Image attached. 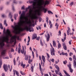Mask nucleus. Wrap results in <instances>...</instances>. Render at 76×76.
<instances>
[{
    "instance_id": "f257e3e1",
    "label": "nucleus",
    "mask_w": 76,
    "mask_h": 76,
    "mask_svg": "<svg viewBox=\"0 0 76 76\" xmlns=\"http://www.w3.org/2000/svg\"><path fill=\"white\" fill-rule=\"evenodd\" d=\"M25 12V11H23L20 18L19 22L17 23L18 25H15V26L12 27L14 29L13 32L14 33H16V32H18V31L19 33H20V31H23L24 30H26L27 31L29 32H34V28L28 27L27 25H25L24 28H21V26H22L23 23H25L24 20Z\"/></svg>"
},
{
    "instance_id": "f03ea898",
    "label": "nucleus",
    "mask_w": 76,
    "mask_h": 76,
    "mask_svg": "<svg viewBox=\"0 0 76 76\" xmlns=\"http://www.w3.org/2000/svg\"><path fill=\"white\" fill-rule=\"evenodd\" d=\"M34 1H30V3H33V9H35V6H36V4H37V3L38 4V5L39 6L38 7H37V8L39 7L40 6V2L42 3L43 2V1L44 0H33Z\"/></svg>"
},
{
    "instance_id": "7ed1b4c3",
    "label": "nucleus",
    "mask_w": 76,
    "mask_h": 76,
    "mask_svg": "<svg viewBox=\"0 0 76 76\" xmlns=\"http://www.w3.org/2000/svg\"><path fill=\"white\" fill-rule=\"evenodd\" d=\"M50 46L52 48H50V53H51V56H55V51L54 50V48L53 47V46H52V45H51V43H50Z\"/></svg>"
},
{
    "instance_id": "20e7f679",
    "label": "nucleus",
    "mask_w": 76,
    "mask_h": 76,
    "mask_svg": "<svg viewBox=\"0 0 76 76\" xmlns=\"http://www.w3.org/2000/svg\"><path fill=\"white\" fill-rule=\"evenodd\" d=\"M17 37L16 36H14L11 37L10 40V42H13L15 41H16V38H17Z\"/></svg>"
},
{
    "instance_id": "39448f33",
    "label": "nucleus",
    "mask_w": 76,
    "mask_h": 76,
    "mask_svg": "<svg viewBox=\"0 0 76 76\" xmlns=\"http://www.w3.org/2000/svg\"><path fill=\"white\" fill-rule=\"evenodd\" d=\"M67 66V67H69L70 72L71 73H73V69H72V65H71V64H68Z\"/></svg>"
},
{
    "instance_id": "423d86ee",
    "label": "nucleus",
    "mask_w": 76,
    "mask_h": 76,
    "mask_svg": "<svg viewBox=\"0 0 76 76\" xmlns=\"http://www.w3.org/2000/svg\"><path fill=\"white\" fill-rule=\"evenodd\" d=\"M26 12H27L28 9H29V13L30 14L32 13V10L31 9V7L29 6L28 7V8H26Z\"/></svg>"
},
{
    "instance_id": "0eeeda50",
    "label": "nucleus",
    "mask_w": 76,
    "mask_h": 76,
    "mask_svg": "<svg viewBox=\"0 0 76 76\" xmlns=\"http://www.w3.org/2000/svg\"><path fill=\"white\" fill-rule=\"evenodd\" d=\"M3 33H4V34H8L9 35H10V32L9 31V30L8 29L7 30V32H5V29L4 28V31H3Z\"/></svg>"
},
{
    "instance_id": "6e6552de",
    "label": "nucleus",
    "mask_w": 76,
    "mask_h": 76,
    "mask_svg": "<svg viewBox=\"0 0 76 76\" xmlns=\"http://www.w3.org/2000/svg\"><path fill=\"white\" fill-rule=\"evenodd\" d=\"M25 19L27 21V23L28 24H29V27H30V26H31V20H29V21H28V18H26Z\"/></svg>"
},
{
    "instance_id": "1a4fd4ad",
    "label": "nucleus",
    "mask_w": 76,
    "mask_h": 76,
    "mask_svg": "<svg viewBox=\"0 0 76 76\" xmlns=\"http://www.w3.org/2000/svg\"><path fill=\"white\" fill-rule=\"evenodd\" d=\"M5 72H7L8 70V67H7V65H4L3 66Z\"/></svg>"
},
{
    "instance_id": "9d476101",
    "label": "nucleus",
    "mask_w": 76,
    "mask_h": 76,
    "mask_svg": "<svg viewBox=\"0 0 76 76\" xmlns=\"http://www.w3.org/2000/svg\"><path fill=\"white\" fill-rule=\"evenodd\" d=\"M45 37H46L47 39L46 40L47 42H48L49 41H50V34L49 33L48 34V36H47V35H45Z\"/></svg>"
},
{
    "instance_id": "9b49d317",
    "label": "nucleus",
    "mask_w": 76,
    "mask_h": 76,
    "mask_svg": "<svg viewBox=\"0 0 76 76\" xmlns=\"http://www.w3.org/2000/svg\"><path fill=\"white\" fill-rule=\"evenodd\" d=\"M31 19H38V17L37 16V13H35L33 16L31 18Z\"/></svg>"
},
{
    "instance_id": "f8f14e48",
    "label": "nucleus",
    "mask_w": 76,
    "mask_h": 76,
    "mask_svg": "<svg viewBox=\"0 0 76 76\" xmlns=\"http://www.w3.org/2000/svg\"><path fill=\"white\" fill-rule=\"evenodd\" d=\"M37 38V35L36 34H34L33 35L32 38V39H35Z\"/></svg>"
},
{
    "instance_id": "ddd939ff",
    "label": "nucleus",
    "mask_w": 76,
    "mask_h": 76,
    "mask_svg": "<svg viewBox=\"0 0 76 76\" xmlns=\"http://www.w3.org/2000/svg\"><path fill=\"white\" fill-rule=\"evenodd\" d=\"M25 56V60H27L28 61V58L29 57V56H28V55H26Z\"/></svg>"
},
{
    "instance_id": "4468645a",
    "label": "nucleus",
    "mask_w": 76,
    "mask_h": 76,
    "mask_svg": "<svg viewBox=\"0 0 76 76\" xmlns=\"http://www.w3.org/2000/svg\"><path fill=\"white\" fill-rule=\"evenodd\" d=\"M50 4V1L46 0L45 2V4L46 5L47 4Z\"/></svg>"
},
{
    "instance_id": "2eb2a0df",
    "label": "nucleus",
    "mask_w": 76,
    "mask_h": 76,
    "mask_svg": "<svg viewBox=\"0 0 76 76\" xmlns=\"http://www.w3.org/2000/svg\"><path fill=\"white\" fill-rule=\"evenodd\" d=\"M29 59L28 61V63L29 64H31V63H32V60H30V58H31V56H29Z\"/></svg>"
},
{
    "instance_id": "dca6fc26",
    "label": "nucleus",
    "mask_w": 76,
    "mask_h": 76,
    "mask_svg": "<svg viewBox=\"0 0 76 76\" xmlns=\"http://www.w3.org/2000/svg\"><path fill=\"white\" fill-rule=\"evenodd\" d=\"M73 66L74 67V68H76V61H75V60H74V62H73Z\"/></svg>"
},
{
    "instance_id": "f3484780",
    "label": "nucleus",
    "mask_w": 76,
    "mask_h": 76,
    "mask_svg": "<svg viewBox=\"0 0 76 76\" xmlns=\"http://www.w3.org/2000/svg\"><path fill=\"white\" fill-rule=\"evenodd\" d=\"M9 17H10V19H11V20L12 22H13V19L12 18V15H11V13H10L9 14Z\"/></svg>"
},
{
    "instance_id": "a211bd4d",
    "label": "nucleus",
    "mask_w": 76,
    "mask_h": 76,
    "mask_svg": "<svg viewBox=\"0 0 76 76\" xmlns=\"http://www.w3.org/2000/svg\"><path fill=\"white\" fill-rule=\"evenodd\" d=\"M42 58L43 61L44 62H45V56L42 55Z\"/></svg>"
},
{
    "instance_id": "6ab92c4d",
    "label": "nucleus",
    "mask_w": 76,
    "mask_h": 76,
    "mask_svg": "<svg viewBox=\"0 0 76 76\" xmlns=\"http://www.w3.org/2000/svg\"><path fill=\"white\" fill-rule=\"evenodd\" d=\"M21 66H23V67L24 69L25 68V67L26 66V65L25 64H23V62H22L21 64Z\"/></svg>"
},
{
    "instance_id": "aec40b11",
    "label": "nucleus",
    "mask_w": 76,
    "mask_h": 76,
    "mask_svg": "<svg viewBox=\"0 0 76 76\" xmlns=\"http://www.w3.org/2000/svg\"><path fill=\"white\" fill-rule=\"evenodd\" d=\"M53 44L54 47H56V42L55 41H53Z\"/></svg>"
},
{
    "instance_id": "412c9836",
    "label": "nucleus",
    "mask_w": 76,
    "mask_h": 76,
    "mask_svg": "<svg viewBox=\"0 0 76 76\" xmlns=\"http://www.w3.org/2000/svg\"><path fill=\"white\" fill-rule=\"evenodd\" d=\"M62 55L63 56H68V54H67V53H64L63 52L62 53Z\"/></svg>"
},
{
    "instance_id": "4be33fe9",
    "label": "nucleus",
    "mask_w": 76,
    "mask_h": 76,
    "mask_svg": "<svg viewBox=\"0 0 76 76\" xmlns=\"http://www.w3.org/2000/svg\"><path fill=\"white\" fill-rule=\"evenodd\" d=\"M2 59H0V68H1V65H2Z\"/></svg>"
},
{
    "instance_id": "5701e85b",
    "label": "nucleus",
    "mask_w": 76,
    "mask_h": 76,
    "mask_svg": "<svg viewBox=\"0 0 76 76\" xmlns=\"http://www.w3.org/2000/svg\"><path fill=\"white\" fill-rule=\"evenodd\" d=\"M59 71L60 69H58L57 71L55 70V72H56V75H58V72H59Z\"/></svg>"
},
{
    "instance_id": "b1692460",
    "label": "nucleus",
    "mask_w": 76,
    "mask_h": 76,
    "mask_svg": "<svg viewBox=\"0 0 76 76\" xmlns=\"http://www.w3.org/2000/svg\"><path fill=\"white\" fill-rule=\"evenodd\" d=\"M61 44L60 43H58V49H59V48H61Z\"/></svg>"
},
{
    "instance_id": "393cba45",
    "label": "nucleus",
    "mask_w": 76,
    "mask_h": 76,
    "mask_svg": "<svg viewBox=\"0 0 76 76\" xmlns=\"http://www.w3.org/2000/svg\"><path fill=\"white\" fill-rule=\"evenodd\" d=\"M20 73L22 75H25L26 73L24 72H23L22 71H20Z\"/></svg>"
},
{
    "instance_id": "a878e982",
    "label": "nucleus",
    "mask_w": 76,
    "mask_h": 76,
    "mask_svg": "<svg viewBox=\"0 0 76 76\" xmlns=\"http://www.w3.org/2000/svg\"><path fill=\"white\" fill-rule=\"evenodd\" d=\"M55 26L56 27V28L57 29H58V24L57 23H56L55 25Z\"/></svg>"
},
{
    "instance_id": "bb28decb",
    "label": "nucleus",
    "mask_w": 76,
    "mask_h": 76,
    "mask_svg": "<svg viewBox=\"0 0 76 76\" xmlns=\"http://www.w3.org/2000/svg\"><path fill=\"white\" fill-rule=\"evenodd\" d=\"M0 27L1 29H3V26L2 25V24H1V23H0Z\"/></svg>"
},
{
    "instance_id": "cd10ccee",
    "label": "nucleus",
    "mask_w": 76,
    "mask_h": 76,
    "mask_svg": "<svg viewBox=\"0 0 76 76\" xmlns=\"http://www.w3.org/2000/svg\"><path fill=\"white\" fill-rule=\"evenodd\" d=\"M43 11L45 13H46V12H47V9L44 8H43Z\"/></svg>"
},
{
    "instance_id": "c85d7f7f",
    "label": "nucleus",
    "mask_w": 76,
    "mask_h": 76,
    "mask_svg": "<svg viewBox=\"0 0 76 76\" xmlns=\"http://www.w3.org/2000/svg\"><path fill=\"white\" fill-rule=\"evenodd\" d=\"M15 73L16 75H17V76H19V73H18V71H17L16 70H15Z\"/></svg>"
},
{
    "instance_id": "c756f323",
    "label": "nucleus",
    "mask_w": 76,
    "mask_h": 76,
    "mask_svg": "<svg viewBox=\"0 0 76 76\" xmlns=\"http://www.w3.org/2000/svg\"><path fill=\"white\" fill-rule=\"evenodd\" d=\"M10 1H12V0H13V3H15V4H17V3H18V1H16V0H10Z\"/></svg>"
},
{
    "instance_id": "7c9ffc66",
    "label": "nucleus",
    "mask_w": 76,
    "mask_h": 76,
    "mask_svg": "<svg viewBox=\"0 0 76 76\" xmlns=\"http://www.w3.org/2000/svg\"><path fill=\"white\" fill-rule=\"evenodd\" d=\"M63 48L65 50H67V46L66 45L63 46Z\"/></svg>"
},
{
    "instance_id": "2f4dec72",
    "label": "nucleus",
    "mask_w": 76,
    "mask_h": 76,
    "mask_svg": "<svg viewBox=\"0 0 76 76\" xmlns=\"http://www.w3.org/2000/svg\"><path fill=\"white\" fill-rule=\"evenodd\" d=\"M48 13L49 14H51V15H53V13L52 12H51V11H48Z\"/></svg>"
},
{
    "instance_id": "473e14b6",
    "label": "nucleus",
    "mask_w": 76,
    "mask_h": 76,
    "mask_svg": "<svg viewBox=\"0 0 76 76\" xmlns=\"http://www.w3.org/2000/svg\"><path fill=\"white\" fill-rule=\"evenodd\" d=\"M31 71L32 72H34V66H32L31 67Z\"/></svg>"
},
{
    "instance_id": "72a5a7b5",
    "label": "nucleus",
    "mask_w": 76,
    "mask_h": 76,
    "mask_svg": "<svg viewBox=\"0 0 76 76\" xmlns=\"http://www.w3.org/2000/svg\"><path fill=\"white\" fill-rule=\"evenodd\" d=\"M13 62H14V64L15 66V65H16V61H15V58H14Z\"/></svg>"
},
{
    "instance_id": "f704fd0d",
    "label": "nucleus",
    "mask_w": 76,
    "mask_h": 76,
    "mask_svg": "<svg viewBox=\"0 0 76 76\" xmlns=\"http://www.w3.org/2000/svg\"><path fill=\"white\" fill-rule=\"evenodd\" d=\"M55 67L56 68V69H57V70H58V69H60L59 67H58V66L57 65H55Z\"/></svg>"
},
{
    "instance_id": "c9c22d12",
    "label": "nucleus",
    "mask_w": 76,
    "mask_h": 76,
    "mask_svg": "<svg viewBox=\"0 0 76 76\" xmlns=\"http://www.w3.org/2000/svg\"><path fill=\"white\" fill-rule=\"evenodd\" d=\"M18 14H16L15 15V20H16V18H17V17H18Z\"/></svg>"
},
{
    "instance_id": "e433bc0d",
    "label": "nucleus",
    "mask_w": 76,
    "mask_h": 76,
    "mask_svg": "<svg viewBox=\"0 0 76 76\" xmlns=\"http://www.w3.org/2000/svg\"><path fill=\"white\" fill-rule=\"evenodd\" d=\"M4 25H5V26H7V23H6V20H5L4 21Z\"/></svg>"
},
{
    "instance_id": "4c0bfd02",
    "label": "nucleus",
    "mask_w": 76,
    "mask_h": 76,
    "mask_svg": "<svg viewBox=\"0 0 76 76\" xmlns=\"http://www.w3.org/2000/svg\"><path fill=\"white\" fill-rule=\"evenodd\" d=\"M47 58L48 59H49V58H50V55H49V54L48 53H47Z\"/></svg>"
},
{
    "instance_id": "58836bf2",
    "label": "nucleus",
    "mask_w": 76,
    "mask_h": 76,
    "mask_svg": "<svg viewBox=\"0 0 76 76\" xmlns=\"http://www.w3.org/2000/svg\"><path fill=\"white\" fill-rule=\"evenodd\" d=\"M20 50H21V48H18V52L19 53V54H20Z\"/></svg>"
},
{
    "instance_id": "ea45409f",
    "label": "nucleus",
    "mask_w": 76,
    "mask_h": 76,
    "mask_svg": "<svg viewBox=\"0 0 76 76\" xmlns=\"http://www.w3.org/2000/svg\"><path fill=\"white\" fill-rule=\"evenodd\" d=\"M72 40H71L70 41H69V45H71L72 44Z\"/></svg>"
},
{
    "instance_id": "a19ab883",
    "label": "nucleus",
    "mask_w": 76,
    "mask_h": 76,
    "mask_svg": "<svg viewBox=\"0 0 76 76\" xmlns=\"http://www.w3.org/2000/svg\"><path fill=\"white\" fill-rule=\"evenodd\" d=\"M73 4V2H72L70 3L69 4V5L71 6H72V5Z\"/></svg>"
},
{
    "instance_id": "79ce46f5",
    "label": "nucleus",
    "mask_w": 76,
    "mask_h": 76,
    "mask_svg": "<svg viewBox=\"0 0 76 76\" xmlns=\"http://www.w3.org/2000/svg\"><path fill=\"white\" fill-rule=\"evenodd\" d=\"M67 34L68 35H70V33H69V30L67 31Z\"/></svg>"
},
{
    "instance_id": "37998d69",
    "label": "nucleus",
    "mask_w": 76,
    "mask_h": 76,
    "mask_svg": "<svg viewBox=\"0 0 76 76\" xmlns=\"http://www.w3.org/2000/svg\"><path fill=\"white\" fill-rule=\"evenodd\" d=\"M63 71H64V73H65V75H67L68 74V73H67V72H66V70H64Z\"/></svg>"
},
{
    "instance_id": "c03bdc74",
    "label": "nucleus",
    "mask_w": 76,
    "mask_h": 76,
    "mask_svg": "<svg viewBox=\"0 0 76 76\" xmlns=\"http://www.w3.org/2000/svg\"><path fill=\"white\" fill-rule=\"evenodd\" d=\"M39 69H40V71H41V64H40V63H39Z\"/></svg>"
},
{
    "instance_id": "a18cd8bd",
    "label": "nucleus",
    "mask_w": 76,
    "mask_h": 76,
    "mask_svg": "<svg viewBox=\"0 0 76 76\" xmlns=\"http://www.w3.org/2000/svg\"><path fill=\"white\" fill-rule=\"evenodd\" d=\"M73 59H75V60H76V56L75 55H74L73 56Z\"/></svg>"
},
{
    "instance_id": "49530a36",
    "label": "nucleus",
    "mask_w": 76,
    "mask_h": 76,
    "mask_svg": "<svg viewBox=\"0 0 76 76\" xmlns=\"http://www.w3.org/2000/svg\"><path fill=\"white\" fill-rule=\"evenodd\" d=\"M32 55L33 56V58H34V53L33 51H32Z\"/></svg>"
},
{
    "instance_id": "de8ad7c7",
    "label": "nucleus",
    "mask_w": 76,
    "mask_h": 76,
    "mask_svg": "<svg viewBox=\"0 0 76 76\" xmlns=\"http://www.w3.org/2000/svg\"><path fill=\"white\" fill-rule=\"evenodd\" d=\"M40 44L42 46H43V44H42V40H40Z\"/></svg>"
},
{
    "instance_id": "09e8293b",
    "label": "nucleus",
    "mask_w": 76,
    "mask_h": 76,
    "mask_svg": "<svg viewBox=\"0 0 76 76\" xmlns=\"http://www.w3.org/2000/svg\"><path fill=\"white\" fill-rule=\"evenodd\" d=\"M39 39H40V37H38L36 39L37 40H38V41H39Z\"/></svg>"
},
{
    "instance_id": "8fccbe9b",
    "label": "nucleus",
    "mask_w": 76,
    "mask_h": 76,
    "mask_svg": "<svg viewBox=\"0 0 76 76\" xmlns=\"http://www.w3.org/2000/svg\"><path fill=\"white\" fill-rule=\"evenodd\" d=\"M68 30H67V31H69V32H70V27H68Z\"/></svg>"
},
{
    "instance_id": "3c124183",
    "label": "nucleus",
    "mask_w": 76,
    "mask_h": 76,
    "mask_svg": "<svg viewBox=\"0 0 76 76\" xmlns=\"http://www.w3.org/2000/svg\"><path fill=\"white\" fill-rule=\"evenodd\" d=\"M58 75H59L60 76H63V75H62V74L60 72H59Z\"/></svg>"
},
{
    "instance_id": "603ef678",
    "label": "nucleus",
    "mask_w": 76,
    "mask_h": 76,
    "mask_svg": "<svg viewBox=\"0 0 76 76\" xmlns=\"http://www.w3.org/2000/svg\"><path fill=\"white\" fill-rule=\"evenodd\" d=\"M12 9L13 11H15V8H14V7L13 6H12Z\"/></svg>"
},
{
    "instance_id": "864d4df0",
    "label": "nucleus",
    "mask_w": 76,
    "mask_h": 76,
    "mask_svg": "<svg viewBox=\"0 0 76 76\" xmlns=\"http://www.w3.org/2000/svg\"><path fill=\"white\" fill-rule=\"evenodd\" d=\"M72 39H76V37H72Z\"/></svg>"
},
{
    "instance_id": "5fc2aeb1",
    "label": "nucleus",
    "mask_w": 76,
    "mask_h": 76,
    "mask_svg": "<svg viewBox=\"0 0 76 76\" xmlns=\"http://www.w3.org/2000/svg\"><path fill=\"white\" fill-rule=\"evenodd\" d=\"M18 46H19V47L18 48H21V46H20V44L19 43L18 45Z\"/></svg>"
},
{
    "instance_id": "6e6d98bb",
    "label": "nucleus",
    "mask_w": 76,
    "mask_h": 76,
    "mask_svg": "<svg viewBox=\"0 0 76 76\" xmlns=\"http://www.w3.org/2000/svg\"><path fill=\"white\" fill-rule=\"evenodd\" d=\"M21 53L22 54H23V53H24V50H21Z\"/></svg>"
},
{
    "instance_id": "4d7b16f0",
    "label": "nucleus",
    "mask_w": 76,
    "mask_h": 76,
    "mask_svg": "<svg viewBox=\"0 0 76 76\" xmlns=\"http://www.w3.org/2000/svg\"><path fill=\"white\" fill-rule=\"evenodd\" d=\"M14 49H13L12 48H11V52H13L14 51Z\"/></svg>"
},
{
    "instance_id": "13d9d810",
    "label": "nucleus",
    "mask_w": 76,
    "mask_h": 76,
    "mask_svg": "<svg viewBox=\"0 0 76 76\" xmlns=\"http://www.w3.org/2000/svg\"><path fill=\"white\" fill-rule=\"evenodd\" d=\"M72 55H73V53H71V52H70L69 53V56H72Z\"/></svg>"
},
{
    "instance_id": "bf43d9fd",
    "label": "nucleus",
    "mask_w": 76,
    "mask_h": 76,
    "mask_svg": "<svg viewBox=\"0 0 76 76\" xmlns=\"http://www.w3.org/2000/svg\"><path fill=\"white\" fill-rule=\"evenodd\" d=\"M46 22H48V17H47L46 18Z\"/></svg>"
},
{
    "instance_id": "052dcab7",
    "label": "nucleus",
    "mask_w": 76,
    "mask_h": 76,
    "mask_svg": "<svg viewBox=\"0 0 76 76\" xmlns=\"http://www.w3.org/2000/svg\"><path fill=\"white\" fill-rule=\"evenodd\" d=\"M50 28H53V24H50Z\"/></svg>"
},
{
    "instance_id": "680f3d73",
    "label": "nucleus",
    "mask_w": 76,
    "mask_h": 76,
    "mask_svg": "<svg viewBox=\"0 0 76 76\" xmlns=\"http://www.w3.org/2000/svg\"><path fill=\"white\" fill-rule=\"evenodd\" d=\"M39 22H41V21H42V18H40L39 19Z\"/></svg>"
},
{
    "instance_id": "e2e57ef3",
    "label": "nucleus",
    "mask_w": 76,
    "mask_h": 76,
    "mask_svg": "<svg viewBox=\"0 0 76 76\" xmlns=\"http://www.w3.org/2000/svg\"><path fill=\"white\" fill-rule=\"evenodd\" d=\"M2 18H5V17H6V16L4 15H2Z\"/></svg>"
},
{
    "instance_id": "0e129e2a",
    "label": "nucleus",
    "mask_w": 76,
    "mask_h": 76,
    "mask_svg": "<svg viewBox=\"0 0 76 76\" xmlns=\"http://www.w3.org/2000/svg\"><path fill=\"white\" fill-rule=\"evenodd\" d=\"M24 56H26V51L24 52Z\"/></svg>"
},
{
    "instance_id": "69168bd1",
    "label": "nucleus",
    "mask_w": 76,
    "mask_h": 76,
    "mask_svg": "<svg viewBox=\"0 0 76 76\" xmlns=\"http://www.w3.org/2000/svg\"><path fill=\"white\" fill-rule=\"evenodd\" d=\"M69 60L70 61H72V58L71 57L69 58Z\"/></svg>"
},
{
    "instance_id": "338daca9",
    "label": "nucleus",
    "mask_w": 76,
    "mask_h": 76,
    "mask_svg": "<svg viewBox=\"0 0 76 76\" xmlns=\"http://www.w3.org/2000/svg\"><path fill=\"white\" fill-rule=\"evenodd\" d=\"M2 76H5V74L4 73H2Z\"/></svg>"
},
{
    "instance_id": "774afa93",
    "label": "nucleus",
    "mask_w": 76,
    "mask_h": 76,
    "mask_svg": "<svg viewBox=\"0 0 76 76\" xmlns=\"http://www.w3.org/2000/svg\"><path fill=\"white\" fill-rule=\"evenodd\" d=\"M9 56H10V58H12V55H11V54H10L9 55Z\"/></svg>"
}]
</instances>
